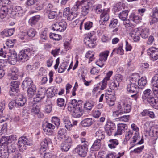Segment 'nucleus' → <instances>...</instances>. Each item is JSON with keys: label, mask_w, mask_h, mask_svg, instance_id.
I'll list each match as a JSON object with an SVG mask.
<instances>
[{"label": "nucleus", "mask_w": 158, "mask_h": 158, "mask_svg": "<svg viewBox=\"0 0 158 158\" xmlns=\"http://www.w3.org/2000/svg\"><path fill=\"white\" fill-rule=\"evenodd\" d=\"M31 109V111L32 113L36 114L40 112V108L39 105H38L35 104L33 105Z\"/></svg>", "instance_id": "52"}, {"label": "nucleus", "mask_w": 158, "mask_h": 158, "mask_svg": "<svg viewBox=\"0 0 158 158\" xmlns=\"http://www.w3.org/2000/svg\"><path fill=\"white\" fill-rule=\"evenodd\" d=\"M9 156L7 148L4 146L0 149V158H8Z\"/></svg>", "instance_id": "24"}, {"label": "nucleus", "mask_w": 158, "mask_h": 158, "mask_svg": "<svg viewBox=\"0 0 158 158\" xmlns=\"http://www.w3.org/2000/svg\"><path fill=\"white\" fill-rule=\"evenodd\" d=\"M66 130L65 129L61 128L58 131V138L59 139H64L66 137Z\"/></svg>", "instance_id": "30"}, {"label": "nucleus", "mask_w": 158, "mask_h": 158, "mask_svg": "<svg viewBox=\"0 0 158 158\" xmlns=\"http://www.w3.org/2000/svg\"><path fill=\"white\" fill-rule=\"evenodd\" d=\"M43 127L47 128H48L52 130L55 128V126L54 125L50 123L46 122L43 124Z\"/></svg>", "instance_id": "57"}, {"label": "nucleus", "mask_w": 158, "mask_h": 158, "mask_svg": "<svg viewBox=\"0 0 158 158\" xmlns=\"http://www.w3.org/2000/svg\"><path fill=\"white\" fill-rule=\"evenodd\" d=\"M48 103L47 105H46L45 110L47 113H49L51 112L52 110V104L49 101H48Z\"/></svg>", "instance_id": "62"}, {"label": "nucleus", "mask_w": 158, "mask_h": 158, "mask_svg": "<svg viewBox=\"0 0 158 158\" xmlns=\"http://www.w3.org/2000/svg\"><path fill=\"white\" fill-rule=\"evenodd\" d=\"M149 35V29L148 28H144L143 29L140 31V35L143 38H147Z\"/></svg>", "instance_id": "34"}, {"label": "nucleus", "mask_w": 158, "mask_h": 158, "mask_svg": "<svg viewBox=\"0 0 158 158\" xmlns=\"http://www.w3.org/2000/svg\"><path fill=\"white\" fill-rule=\"evenodd\" d=\"M115 129V124L111 122L108 121L106 125V131L107 135H111L114 130Z\"/></svg>", "instance_id": "11"}, {"label": "nucleus", "mask_w": 158, "mask_h": 158, "mask_svg": "<svg viewBox=\"0 0 158 158\" xmlns=\"http://www.w3.org/2000/svg\"><path fill=\"white\" fill-rule=\"evenodd\" d=\"M40 16L39 15H37L34 16L29 19V22L31 24V26H32L36 23L40 19Z\"/></svg>", "instance_id": "41"}, {"label": "nucleus", "mask_w": 158, "mask_h": 158, "mask_svg": "<svg viewBox=\"0 0 158 158\" xmlns=\"http://www.w3.org/2000/svg\"><path fill=\"white\" fill-rule=\"evenodd\" d=\"M82 110L80 107L77 109L71 114L73 116L74 118H79L82 115Z\"/></svg>", "instance_id": "31"}, {"label": "nucleus", "mask_w": 158, "mask_h": 158, "mask_svg": "<svg viewBox=\"0 0 158 158\" xmlns=\"http://www.w3.org/2000/svg\"><path fill=\"white\" fill-rule=\"evenodd\" d=\"M148 103H149L154 108L158 109V98H152L151 100Z\"/></svg>", "instance_id": "35"}, {"label": "nucleus", "mask_w": 158, "mask_h": 158, "mask_svg": "<svg viewBox=\"0 0 158 158\" xmlns=\"http://www.w3.org/2000/svg\"><path fill=\"white\" fill-rule=\"evenodd\" d=\"M27 32L28 36L30 37H33L35 35L36 31L33 28L29 29Z\"/></svg>", "instance_id": "59"}, {"label": "nucleus", "mask_w": 158, "mask_h": 158, "mask_svg": "<svg viewBox=\"0 0 158 158\" xmlns=\"http://www.w3.org/2000/svg\"><path fill=\"white\" fill-rule=\"evenodd\" d=\"M118 23V21L117 19H114L111 21L109 26L111 28H114L117 26Z\"/></svg>", "instance_id": "63"}, {"label": "nucleus", "mask_w": 158, "mask_h": 158, "mask_svg": "<svg viewBox=\"0 0 158 158\" xmlns=\"http://www.w3.org/2000/svg\"><path fill=\"white\" fill-rule=\"evenodd\" d=\"M49 36L51 39L55 40H59L61 38V36L60 35L54 33H50Z\"/></svg>", "instance_id": "53"}, {"label": "nucleus", "mask_w": 158, "mask_h": 158, "mask_svg": "<svg viewBox=\"0 0 158 158\" xmlns=\"http://www.w3.org/2000/svg\"><path fill=\"white\" fill-rule=\"evenodd\" d=\"M88 151L87 146L84 145H78L75 148V151L81 157H85Z\"/></svg>", "instance_id": "8"}, {"label": "nucleus", "mask_w": 158, "mask_h": 158, "mask_svg": "<svg viewBox=\"0 0 158 158\" xmlns=\"http://www.w3.org/2000/svg\"><path fill=\"white\" fill-rule=\"evenodd\" d=\"M109 8L103 9V12L100 15V19L108 21L109 18Z\"/></svg>", "instance_id": "22"}, {"label": "nucleus", "mask_w": 158, "mask_h": 158, "mask_svg": "<svg viewBox=\"0 0 158 158\" xmlns=\"http://www.w3.org/2000/svg\"><path fill=\"white\" fill-rule=\"evenodd\" d=\"M18 70L16 68L13 69L11 73L8 74L9 79L13 80H16L18 78Z\"/></svg>", "instance_id": "27"}, {"label": "nucleus", "mask_w": 158, "mask_h": 158, "mask_svg": "<svg viewBox=\"0 0 158 158\" xmlns=\"http://www.w3.org/2000/svg\"><path fill=\"white\" fill-rule=\"evenodd\" d=\"M93 121L91 118H88L82 120L81 123L83 127H88L93 124Z\"/></svg>", "instance_id": "28"}, {"label": "nucleus", "mask_w": 158, "mask_h": 158, "mask_svg": "<svg viewBox=\"0 0 158 158\" xmlns=\"http://www.w3.org/2000/svg\"><path fill=\"white\" fill-rule=\"evenodd\" d=\"M105 98L106 102L110 106H112L114 104V101L115 99V96H113V97H109V96L106 95Z\"/></svg>", "instance_id": "32"}, {"label": "nucleus", "mask_w": 158, "mask_h": 158, "mask_svg": "<svg viewBox=\"0 0 158 158\" xmlns=\"http://www.w3.org/2000/svg\"><path fill=\"white\" fill-rule=\"evenodd\" d=\"M67 25L66 22L64 20H62L54 24L52 26V28L54 30L62 32L66 29Z\"/></svg>", "instance_id": "4"}, {"label": "nucleus", "mask_w": 158, "mask_h": 158, "mask_svg": "<svg viewBox=\"0 0 158 158\" xmlns=\"http://www.w3.org/2000/svg\"><path fill=\"white\" fill-rule=\"evenodd\" d=\"M10 84V94L12 95L15 94V93H18L19 90V82L17 81H12L11 82Z\"/></svg>", "instance_id": "12"}, {"label": "nucleus", "mask_w": 158, "mask_h": 158, "mask_svg": "<svg viewBox=\"0 0 158 158\" xmlns=\"http://www.w3.org/2000/svg\"><path fill=\"white\" fill-rule=\"evenodd\" d=\"M93 23L90 21H88L84 23V28L85 30H89L92 27Z\"/></svg>", "instance_id": "64"}, {"label": "nucleus", "mask_w": 158, "mask_h": 158, "mask_svg": "<svg viewBox=\"0 0 158 158\" xmlns=\"http://www.w3.org/2000/svg\"><path fill=\"white\" fill-rule=\"evenodd\" d=\"M127 89L129 92L137 93L139 90V87L137 84L130 83L127 85Z\"/></svg>", "instance_id": "15"}, {"label": "nucleus", "mask_w": 158, "mask_h": 158, "mask_svg": "<svg viewBox=\"0 0 158 158\" xmlns=\"http://www.w3.org/2000/svg\"><path fill=\"white\" fill-rule=\"evenodd\" d=\"M150 136L156 137L158 136V126H152Z\"/></svg>", "instance_id": "44"}, {"label": "nucleus", "mask_w": 158, "mask_h": 158, "mask_svg": "<svg viewBox=\"0 0 158 158\" xmlns=\"http://www.w3.org/2000/svg\"><path fill=\"white\" fill-rule=\"evenodd\" d=\"M35 50L31 48H27L24 50H22L19 52L18 55V60L24 62L27 61L29 58L30 56L32 55V53L34 54Z\"/></svg>", "instance_id": "2"}, {"label": "nucleus", "mask_w": 158, "mask_h": 158, "mask_svg": "<svg viewBox=\"0 0 158 158\" xmlns=\"http://www.w3.org/2000/svg\"><path fill=\"white\" fill-rule=\"evenodd\" d=\"M147 83L146 78L145 77H142L140 79H139L138 81V84L139 86H144Z\"/></svg>", "instance_id": "51"}, {"label": "nucleus", "mask_w": 158, "mask_h": 158, "mask_svg": "<svg viewBox=\"0 0 158 158\" xmlns=\"http://www.w3.org/2000/svg\"><path fill=\"white\" fill-rule=\"evenodd\" d=\"M125 22L124 23V24L125 25L126 27L128 29L131 30L130 33V35L133 39L135 42H137L140 40V31L138 28H134L131 27L129 23Z\"/></svg>", "instance_id": "1"}, {"label": "nucleus", "mask_w": 158, "mask_h": 158, "mask_svg": "<svg viewBox=\"0 0 158 158\" xmlns=\"http://www.w3.org/2000/svg\"><path fill=\"white\" fill-rule=\"evenodd\" d=\"M63 120L65 125V127L68 129L69 130L70 128L72 127L73 125L71 123L69 118L68 116H64Z\"/></svg>", "instance_id": "33"}, {"label": "nucleus", "mask_w": 158, "mask_h": 158, "mask_svg": "<svg viewBox=\"0 0 158 158\" xmlns=\"http://www.w3.org/2000/svg\"><path fill=\"white\" fill-rule=\"evenodd\" d=\"M99 23L100 27L102 29H104L107 24V21L101 19L99 21Z\"/></svg>", "instance_id": "58"}, {"label": "nucleus", "mask_w": 158, "mask_h": 158, "mask_svg": "<svg viewBox=\"0 0 158 158\" xmlns=\"http://www.w3.org/2000/svg\"><path fill=\"white\" fill-rule=\"evenodd\" d=\"M18 144L26 145L27 146H31L32 143H30L27 138L26 137H22L20 138L18 141Z\"/></svg>", "instance_id": "26"}, {"label": "nucleus", "mask_w": 158, "mask_h": 158, "mask_svg": "<svg viewBox=\"0 0 158 158\" xmlns=\"http://www.w3.org/2000/svg\"><path fill=\"white\" fill-rule=\"evenodd\" d=\"M109 85L110 88L112 89L113 90L117 89L118 87L119 86L118 83L114 80V79Z\"/></svg>", "instance_id": "45"}, {"label": "nucleus", "mask_w": 158, "mask_h": 158, "mask_svg": "<svg viewBox=\"0 0 158 158\" xmlns=\"http://www.w3.org/2000/svg\"><path fill=\"white\" fill-rule=\"evenodd\" d=\"M123 78V77L121 74H116L114 76L113 79L116 81H117L119 84V83L122 81Z\"/></svg>", "instance_id": "60"}, {"label": "nucleus", "mask_w": 158, "mask_h": 158, "mask_svg": "<svg viewBox=\"0 0 158 158\" xmlns=\"http://www.w3.org/2000/svg\"><path fill=\"white\" fill-rule=\"evenodd\" d=\"M152 127V126H150L148 123H146L144 126V129L145 132L148 133L150 136Z\"/></svg>", "instance_id": "49"}, {"label": "nucleus", "mask_w": 158, "mask_h": 158, "mask_svg": "<svg viewBox=\"0 0 158 158\" xmlns=\"http://www.w3.org/2000/svg\"><path fill=\"white\" fill-rule=\"evenodd\" d=\"M8 12V10L6 7H2L0 9V18L1 19H3L6 17Z\"/></svg>", "instance_id": "36"}, {"label": "nucleus", "mask_w": 158, "mask_h": 158, "mask_svg": "<svg viewBox=\"0 0 158 158\" xmlns=\"http://www.w3.org/2000/svg\"><path fill=\"white\" fill-rule=\"evenodd\" d=\"M123 102H121L118 103V104L117 106L118 110L114 111L113 112V115L114 117H118L121 114H123V112H122V110H123Z\"/></svg>", "instance_id": "18"}, {"label": "nucleus", "mask_w": 158, "mask_h": 158, "mask_svg": "<svg viewBox=\"0 0 158 158\" xmlns=\"http://www.w3.org/2000/svg\"><path fill=\"white\" fill-rule=\"evenodd\" d=\"M71 145L64 143L61 145V149L62 152H67L70 149Z\"/></svg>", "instance_id": "55"}, {"label": "nucleus", "mask_w": 158, "mask_h": 158, "mask_svg": "<svg viewBox=\"0 0 158 158\" xmlns=\"http://www.w3.org/2000/svg\"><path fill=\"white\" fill-rule=\"evenodd\" d=\"M91 4L86 0L82 1V3L81 4V13L84 16H86L90 9V6Z\"/></svg>", "instance_id": "6"}, {"label": "nucleus", "mask_w": 158, "mask_h": 158, "mask_svg": "<svg viewBox=\"0 0 158 158\" xmlns=\"http://www.w3.org/2000/svg\"><path fill=\"white\" fill-rule=\"evenodd\" d=\"M152 19L150 22V25L156 23L158 22V9L157 8H153L152 10Z\"/></svg>", "instance_id": "13"}, {"label": "nucleus", "mask_w": 158, "mask_h": 158, "mask_svg": "<svg viewBox=\"0 0 158 158\" xmlns=\"http://www.w3.org/2000/svg\"><path fill=\"white\" fill-rule=\"evenodd\" d=\"M100 141V140L97 139L95 141L92 146V148L95 150H97L100 149L101 145Z\"/></svg>", "instance_id": "42"}, {"label": "nucleus", "mask_w": 158, "mask_h": 158, "mask_svg": "<svg viewBox=\"0 0 158 158\" xmlns=\"http://www.w3.org/2000/svg\"><path fill=\"white\" fill-rule=\"evenodd\" d=\"M10 54L7 55L5 52H4L3 48H1L0 50V56L2 57V59H1L3 60V62H8L10 61Z\"/></svg>", "instance_id": "23"}, {"label": "nucleus", "mask_w": 158, "mask_h": 158, "mask_svg": "<svg viewBox=\"0 0 158 158\" xmlns=\"http://www.w3.org/2000/svg\"><path fill=\"white\" fill-rule=\"evenodd\" d=\"M123 105V110L122 112H123V113H128L131 111V107L130 105L124 102Z\"/></svg>", "instance_id": "38"}, {"label": "nucleus", "mask_w": 158, "mask_h": 158, "mask_svg": "<svg viewBox=\"0 0 158 158\" xmlns=\"http://www.w3.org/2000/svg\"><path fill=\"white\" fill-rule=\"evenodd\" d=\"M123 50L121 47H119L118 48H115L113 51V52H116L117 54L122 55L123 54Z\"/></svg>", "instance_id": "61"}, {"label": "nucleus", "mask_w": 158, "mask_h": 158, "mask_svg": "<svg viewBox=\"0 0 158 158\" xmlns=\"http://www.w3.org/2000/svg\"><path fill=\"white\" fill-rule=\"evenodd\" d=\"M82 3V1L80 2L79 1H77L76 4L74 5L73 7L72 8L71 10L74 12H77L78 9L79 8V6L81 7V4Z\"/></svg>", "instance_id": "46"}, {"label": "nucleus", "mask_w": 158, "mask_h": 158, "mask_svg": "<svg viewBox=\"0 0 158 158\" xmlns=\"http://www.w3.org/2000/svg\"><path fill=\"white\" fill-rule=\"evenodd\" d=\"M46 12L48 13V17L50 19H54L57 15V13L56 11H49Z\"/></svg>", "instance_id": "54"}, {"label": "nucleus", "mask_w": 158, "mask_h": 158, "mask_svg": "<svg viewBox=\"0 0 158 158\" xmlns=\"http://www.w3.org/2000/svg\"><path fill=\"white\" fill-rule=\"evenodd\" d=\"M108 54L109 52L108 51L102 52L100 54L99 59L106 61L108 56Z\"/></svg>", "instance_id": "48"}, {"label": "nucleus", "mask_w": 158, "mask_h": 158, "mask_svg": "<svg viewBox=\"0 0 158 158\" xmlns=\"http://www.w3.org/2000/svg\"><path fill=\"white\" fill-rule=\"evenodd\" d=\"M32 85H34L31 79L27 77L23 81L22 86L23 89H26L31 87Z\"/></svg>", "instance_id": "17"}, {"label": "nucleus", "mask_w": 158, "mask_h": 158, "mask_svg": "<svg viewBox=\"0 0 158 158\" xmlns=\"http://www.w3.org/2000/svg\"><path fill=\"white\" fill-rule=\"evenodd\" d=\"M46 93V90L45 89L41 88L40 89L35 98V100L38 102L41 100L45 97Z\"/></svg>", "instance_id": "16"}, {"label": "nucleus", "mask_w": 158, "mask_h": 158, "mask_svg": "<svg viewBox=\"0 0 158 158\" xmlns=\"http://www.w3.org/2000/svg\"><path fill=\"white\" fill-rule=\"evenodd\" d=\"M153 98L152 92L150 89H147L143 92L142 98L144 102L148 103Z\"/></svg>", "instance_id": "10"}, {"label": "nucleus", "mask_w": 158, "mask_h": 158, "mask_svg": "<svg viewBox=\"0 0 158 158\" xmlns=\"http://www.w3.org/2000/svg\"><path fill=\"white\" fill-rule=\"evenodd\" d=\"M10 61L9 63L11 64L14 65L18 60L17 53L16 52L13 50H10Z\"/></svg>", "instance_id": "14"}, {"label": "nucleus", "mask_w": 158, "mask_h": 158, "mask_svg": "<svg viewBox=\"0 0 158 158\" xmlns=\"http://www.w3.org/2000/svg\"><path fill=\"white\" fill-rule=\"evenodd\" d=\"M36 88L34 85H32L31 87L28 88L27 93L28 97L30 98H32L35 95L36 92Z\"/></svg>", "instance_id": "29"}, {"label": "nucleus", "mask_w": 158, "mask_h": 158, "mask_svg": "<svg viewBox=\"0 0 158 158\" xmlns=\"http://www.w3.org/2000/svg\"><path fill=\"white\" fill-rule=\"evenodd\" d=\"M139 79V76L138 73L134 74L132 75L130 80V83L136 84Z\"/></svg>", "instance_id": "43"}, {"label": "nucleus", "mask_w": 158, "mask_h": 158, "mask_svg": "<svg viewBox=\"0 0 158 158\" xmlns=\"http://www.w3.org/2000/svg\"><path fill=\"white\" fill-rule=\"evenodd\" d=\"M50 143V139H45L41 143V148L40 149V151L41 154V152L45 151L47 148L48 144Z\"/></svg>", "instance_id": "21"}, {"label": "nucleus", "mask_w": 158, "mask_h": 158, "mask_svg": "<svg viewBox=\"0 0 158 158\" xmlns=\"http://www.w3.org/2000/svg\"><path fill=\"white\" fill-rule=\"evenodd\" d=\"M109 142L110 143L108 144V147L110 148H114L117 145L119 144V143L116 139H112L110 140Z\"/></svg>", "instance_id": "39"}, {"label": "nucleus", "mask_w": 158, "mask_h": 158, "mask_svg": "<svg viewBox=\"0 0 158 158\" xmlns=\"http://www.w3.org/2000/svg\"><path fill=\"white\" fill-rule=\"evenodd\" d=\"M148 53L153 60L158 59V48L155 47L150 48L148 50Z\"/></svg>", "instance_id": "9"}, {"label": "nucleus", "mask_w": 158, "mask_h": 158, "mask_svg": "<svg viewBox=\"0 0 158 158\" xmlns=\"http://www.w3.org/2000/svg\"><path fill=\"white\" fill-rule=\"evenodd\" d=\"M93 10L97 14H100L102 10V5L100 4L95 5L93 6Z\"/></svg>", "instance_id": "47"}, {"label": "nucleus", "mask_w": 158, "mask_h": 158, "mask_svg": "<svg viewBox=\"0 0 158 158\" xmlns=\"http://www.w3.org/2000/svg\"><path fill=\"white\" fill-rule=\"evenodd\" d=\"M93 106V103L92 102H86L84 105V107L85 109L89 110H91Z\"/></svg>", "instance_id": "56"}, {"label": "nucleus", "mask_w": 158, "mask_h": 158, "mask_svg": "<svg viewBox=\"0 0 158 158\" xmlns=\"http://www.w3.org/2000/svg\"><path fill=\"white\" fill-rule=\"evenodd\" d=\"M130 20L132 21L135 23H138L139 22L141 19V17L139 16L136 15L134 13H131L129 16Z\"/></svg>", "instance_id": "37"}, {"label": "nucleus", "mask_w": 158, "mask_h": 158, "mask_svg": "<svg viewBox=\"0 0 158 158\" xmlns=\"http://www.w3.org/2000/svg\"><path fill=\"white\" fill-rule=\"evenodd\" d=\"M151 83L153 93L155 95L158 94V74H155L153 76Z\"/></svg>", "instance_id": "7"}, {"label": "nucleus", "mask_w": 158, "mask_h": 158, "mask_svg": "<svg viewBox=\"0 0 158 158\" xmlns=\"http://www.w3.org/2000/svg\"><path fill=\"white\" fill-rule=\"evenodd\" d=\"M95 136L98 139L100 140L104 138V135L103 132L101 130L97 131L95 133Z\"/></svg>", "instance_id": "50"}, {"label": "nucleus", "mask_w": 158, "mask_h": 158, "mask_svg": "<svg viewBox=\"0 0 158 158\" xmlns=\"http://www.w3.org/2000/svg\"><path fill=\"white\" fill-rule=\"evenodd\" d=\"M128 13V11L127 10H125L123 11L120 12L118 15V16L120 19L123 21H127V22H124L125 23H129V20H127V18ZM126 23H125V24Z\"/></svg>", "instance_id": "25"}, {"label": "nucleus", "mask_w": 158, "mask_h": 158, "mask_svg": "<svg viewBox=\"0 0 158 158\" xmlns=\"http://www.w3.org/2000/svg\"><path fill=\"white\" fill-rule=\"evenodd\" d=\"M96 39L93 38L91 33H88L84 39V42L86 45L90 48H93L96 45Z\"/></svg>", "instance_id": "3"}, {"label": "nucleus", "mask_w": 158, "mask_h": 158, "mask_svg": "<svg viewBox=\"0 0 158 158\" xmlns=\"http://www.w3.org/2000/svg\"><path fill=\"white\" fill-rule=\"evenodd\" d=\"M4 146L5 148H7L9 154V153H15L16 151H18L15 147L12 144L9 146L6 145Z\"/></svg>", "instance_id": "40"}, {"label": "nucleus", "mask_w": 158, "mask_h": 158, "mask_svg": "<svg viewBox=\"0 0 158 158\" xmlns=\"http://www.w3.org/2000/svg\"><path fill=\"white\" fill-rule=\"evenodd\" d=\"M17 106H23L26 102V99L21 95L18 96L16 99Z\"/></svg>", "instance_id": "19"}, {"label": "nucleus", "mask_w": 158, "mask_h": 158, "mask_svg": "<svg viewBox=\"0 0 158 158\" xmlns=\"http://www.w3.org/2000/svg\"><path fill=\"white\" fill-rule=\"evenodd\" d=\"M63 15L67 17L68 20L72 21L76 18L78 14L77 12L71 11L69 7H67L64 9Z\"/></svg>", "instance_id": "5"}, {"label": "nucleus", "mask_w": 158, "mask_h": 158, "mask_svg": "<svg viewBox=\"0 0 158 158\" xmlns=\"http://www.w3.org/2000/svg\"><path fill=\"white\" fill-rule=\"evenodd\" d=\"M127 127V126L125 124H119L118 126L117 131L114 134V135L116 136L117 135H121L122 133L125 131V130L126 129Z\"/></svg>", "instance_id": "20"}]
</instances>
